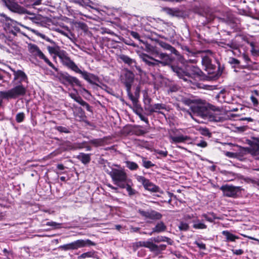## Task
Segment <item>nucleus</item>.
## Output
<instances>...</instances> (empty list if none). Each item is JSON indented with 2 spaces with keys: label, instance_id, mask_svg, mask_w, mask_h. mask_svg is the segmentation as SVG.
Wrapping results in <instances>:
<instances>
[{
  "label": "nucleus",
  "instance_id": "1",
  "mask_svg": "<svg viewBox=\"0 0 259 259\" xmlns=\"http://www.w3.org/2000/svg\"><path fill=\"white\" fill-rule=\"evenodd\" d=\"M147 51L155 57H157L159 60L154 59L146 54H142L140 57L142 61L150 66L158 65L159 64L163 66L169 65L172 61L170 57L163 53H160L155 47L150 45L146 46Z\"/></svg>",
  "mask_w": 259,
  "mask_h": 259
},
{
  "label": "nucleus",
  "instance_id": "2",
  "mask_svg": "<svg viewBox=\"0 0 259 259\" xmlns=\"http://www.w3.org/2000/svg\"><path fill=\"white\" fill-rule=\"evenodd\" d=\"M193 111L197 113V116L204 119H209L210 121H220L222 116L214 112L209 111L204 105H195L192 107Z\"/></svg>",
  "mask_w": 259,
  "mask_h": 259
},
{
  "label": "nucleus",
  "instance_id": "3",
  "mask_svg": "<svg viewBox=\"0 0 259 259\" xmlns=\"http://www.w3.org/2000/svg\"><path fill=\"white\" fill-rule=\"evenodd\" d=\"M171 68L179 78H182L185 81L188 80L189 78H199L202 73L200 69L195 66L190 67L188 72L184 71L182 68L177 66H171Z\"/></svg>",
  "mask_w": 259,
  "mask_h": 259
},
{
  "label": "nucleus",
  "instance_id": "4",
  "mask_svg": "<svg viewBox=\"0 0 259 259\" xmlns=\"http://www.w3.org/2000/svg\"><path fill=\"white\" fill-rule=\"evenodd\" d=\"M109 175L114 184L122 189L124 188L126 182L131 181L126 173L122 169L113 168L110 172Z\"/></svg>",
  "mask_w": 259,
  "mask_h": 259
},
{
  "label": "nucleus",
  "instance_id": "5",
  "mask_svg": "<svg viewBox=\"0 0 259 259\" xmlns=\"http://www.w3.org/2000/svg\"><path fill=\"white\" fill-rule=\"evenodd\" d=\"M14 87L7 91L1 92V95L5 99H16L20 96H23L26 93V88L22 83H13Z\"/></svg>",
  "mask_w": 259,
  "mask_h": 259
},
{
  "label": "nucleus",
  "instance_id": "6",
  "mask_svg": "<svg viewBox=\"0 0 259 259\" xmlns=\"http://www.w3.org/2000/svg\"><path fill=\"white\" fill-rule=\"evenodd\" d=\"M0 23L3 24L4 29L7 32L16 35L20 31L17 22L8 17L4 13H0Z\"/></svg>",
  "mask_w": 259,
  "mask_h": 259
},
{
  "label": "nucleus",
  "instance_id": "7",
  "mask_svg": "<svg viewBox=\"0 0 259 259\" xmlns=\"http://www.w3.org/2000/svg\"><path fill=\"white\" fill-rule=\"evenodd\" d=\"M140 22L135 16H122L119 19V26L122 29L131 28L140 31Z\"/></svg>",
  "mask_w": 259,
  "mask_h": 259
},
{
  "label": "nucleus",
  "instance_id": "8",
  "mask_svg": "<svg viewBox=\"0 0 259 259\" xmlns=\"http://www.w3.org/2000/svg\"><path fill=\"white\" fill-rule=\"evenodd\" d=\"M58 57L64 66L75 72H77L79 69L78 67L72 60H71L68 53L65 51L62 50Z\"/></svg>",
  "mask_w": 259,
  "mask_h": 259
},
{
  "label": "nucleus",
  "instance_id": "9",
  "mask_svg": "<svg viewBox=\"0 0 259 259\" xmlns=\"http://www.w3.org/2000/svg\"><path fill=\"white\" fill-rule=\"evenodd\" d=\"M137 180L139 182L142 184L146 190L152 192H158L159 191L160 189L158 186L150 182L144 177L138 176L137 177Z\"/></svg>",
  "mask_w": 259,
  "mask_h": 259
},
{
  "label": "nucleus",
  "instance_id": "10",
  "mask_svg": "<svg viewBox=\"0 0 259 259\" xmlns=\"http://www.w3.org/2000/svg\"><path fill=\"white\" fill-rule=\"evenodd\" d=\"M95 243L90 239H78L70 243L71 250H77L86 246H95Z\"/></svg>",
  "mask_w": 259,
  "mask_h": 259
},
{
  "label": "nucleus",
  "instance_id": "11",
  "mask_svg": "<svg viewBox=\"0 0 259 259\" xmlns=\"http://www.w3.org/2000/svg\"><path fill=\"white\" fill-rule=\"evenodd\" d=\"M220 189L223 192L225 196L230 197H236L240 191V188L239 187H235L230 185L222 186Z\"/></svg>",
  "mask_w": 259,
  "mask_h": 259
},
{
  "label": "nucleus",
  "instance_id": "12",
  "mask_svg": "<svg viewBox=\"0 0 259 259\" xmlns=\"http://www.w3.org/2000/svg\"><path fill=\"white\" fill-rule=\"evenodd\" d=\"M138 211L140 215L145 218V219L157 220H160L162 216L160 213L154 210H149L145 211L142 209H139Z\"/></svg>",
  "mask_w": 259,
  "mask_h": 259
},
{
  "label": "nucleus",
  "instance_id": "13",
  "mask_svg": "<svg viewBox=\"0 0 259 259\" xmlns=\"http://www.w3.org/2000/svg\"><path fill=\"white\" fill-rule=\"evenodd\" d=\"M10 69L13 72L14 75L12 83H22L23 81H27V76L23 71L21 70H16L11 68Z\"/></svg>",
  "mask_w": 259,
  "mask_h": 259
},
{
  "label": "nucleus",
  "instance_id": "14",
  "mask_svg": "<svg viewBox=\"0 0 259 259\" xmlns=\"http://www.w3.org/2000/svg\"><path fill=\"white\" fill-rule=\"evenodd\" d=\"M76 73L80 74L85 80L91 84H97L100 81L99 78L97 75L86 71H82L79 68Z\"/></svg>",
  "mask_w": 259,
  "mask_h": 259
},
{
  "label": "nucleus",
  "instance_id": "15",
  "mask_svg": "<svg viewBox=\"0 0 259 259\" xmlns=\"http://www.w3.org/2000/svg\"><path fill=\"white\" fill-rule=\"evenodd\" d=\"M62 82L64 84L69 83L71 85H76L78 87H81V82L76 77L72 76L66 73L62 76Z\"/></svg>",
  "mask_w": 259,
  "mask_h": 259
},
{
  "label": "nucleus",
  "instance_id": "16",
  "mask_svg": "<svg viewBox=\"0 0 259 259\" xmlns=\"http://www.w3.org/2000/svg\"><path fill=\"white\" fill-rule=\"evenodd\" d=\"M170 142L172 144H177L184 143L190 139L187 136H184L182 134H170L169 136Z\"/></svg>",
  "mask_w": 259,
  "mask_h": 259
},
{
  "label": "nucleus",
  "instance_id": "17",
  "mask_svg": "<svg viewBox=\"0 0 259 259\" xmlns=\"http://www.w3.org/2000/svg\"><path fill=\"white\" fill-rule=\"evenodd\" d=\"M134 75L131 71H127L122 77V82L125 84L126 90H131L134 81Z\"/></svg>",
  "mask_w": 259,
  "mask_h": 259
},
{
  "label": "nucleus",
  "instance_id": "18",
  "mask_svg": "<svg viewBox=\"0 0 259 259\" xmlns=\"http://www.w3.org/2000/svg\"><path fill=\"white\" fill-rule=\"evenodd\" d=\"M206 52L207 54V56H204L203 54L202 55V64L207 70L211 68V60L208 55H212V53L210 50H207Z\"/></svg>",
  "mask_w": 259,
  "mask_h": 259
},
{
  "label": "nucleus",
  "instance_id": "19",
  "mask_svg": "<svg viewBox=\"0 0 259 259\" xmlns=\"http://www.w3.org/2000/svg\"><path fill=\"white\" fill-rule=\"evenodd\" d=\"M28 51L32 55L35 57H39L42 53L39 48L35 44H29L28 45Z\"/></svg>",
  "mask_w": 259,
  "mask_h": 259
},
{
  "label": "nucleus",
  "instance_id": "20",
  "mask_svg": "<svg viewBox=\"0 0 259 259\" xmlns=\"http://www.w3.org/2000/svg\"><path fill=\"white\" fill-rule=\"evenodd\" d=\"M166 105L164 104H155L153 105H150L148 108V110L150 112H158L161 113V110H166Z\"/></svg>",
  "mask_w": 259,
  "mask_h": 259
},
{
  "label": "nucleus",
  "instance_id": "21",
  "mask_svg": "<svg viewBox=\"0 0 259 259\" xmlns=\"http://www.w3.org/2000/svg\"><path fill=\"white\" fill-rule=\"evenodd\" d=\"M158 44L161 47H162L164 50L169 51L171 53L175 54L176 56H179V53L178 51H177L175 48L172 47L169 44L163 42L162 41H159L158 42Z\"/></svg>",
  "mask_w": 259,
  "mask_h": 259
},
{
  "label": "nucleus",
  "instance_id": "22",
  "mask_svg": "<svg viewBox=\"0 0 259 259\" xmlns=\"http://www.w3.org/2000/svg\"><path fill=\"white\" fill-rule=\"evenodd\" d=\"M222 234L225 236L226 241L227 242H234L236 239H239L238 236L234 235L227 230L223 231Z\"/></svg>",
  "mask_w": 259,
  "mask_h": 259
},
{
  "label": "nucleus",
  "instance_id": "23",
  "mask_svg": "<svg viewBox=\"0 0 259 259\" xmlns=\"http://www.w3.org/2000/svg\"><path fill=\"white\" fill-rule=\"evenodd\" d=\"M77 158L81 161L82 163L86 164L91 161V154L80 153L77 156Z\"/></svg>",
  "mask_w": 259,
  "mask_h": 259
},
{
  "label": "nucleus",
  "instance_id": "24",
  "mask_svg": "<svg viewBox=\"0 0 259 259\" xmlns=\"http://www.w3.org/2000/svg\"><path fill=\"white\" fill-rule=\"evenodd\" d=\"M250 99L253 105L257 106L258 104V101L259 100V89L252 91Z\"/></svg>",
  "mask_w": 259,
  "mask_h": 259
},
{
  "label": "nucleus",
  "instance_id": "25",
  "mask_svg": "<svg viewBox=\"0 0 259 259\" xmlns=\"http://www.w3.org/2000/svg\"><path fill=\"white\" fill-rule=\"evenodd\" d=\"M166 245L165 244L156 245L152 242L151 251L158 253L165 250Z\"/></svg>",
  "mask_w": 259,
  "mask_h": 259
},
{
  "label": "nucleus",
  "instance_id": "26",
  "mask_svg": "<svg viewBox=\"0 0 259 259\" xmlns=\"http://www.w3.org/2000/svg\"><path fill=\"white\" fill-rule=\"evenodd\" d=\"M166 229V227L165 224L160 222L158 223L154 228L152 229V232L160 233L164 231Z\"/></svg>",
  "mask_w": 259,
  "mask_h": 259
},
{
  "label": "nucleus",
  "instance_id": "27",
  "mask_svg": "<svg viewBox=\"0 0 259 259\" xmlns=\"http://www.w3.org/2000/svg\"><path fill=\"white\" fill-rule=\"evenodd\" d=\"M227 96H229V93L225 90H222L218 94L217 98L221 102H229V101L227 98Z\"/></svg>",
  "mask_w": 259,
  "mask_h": 259
},
{
  "label": "nucleus",
  "instance_id": "28",
  "mask_svg": "<svg viewBox=\"0 0 259 259\" xmlns=\"http://www.w3.org/2000/svg\"><path fill=\"white\" fill-rule=\"evenodd\" d=\"M119 58L124 63L127 64L129 66H133L135 64V61L133 59L130 58L127 56L124 55H120L119 56Z\"/></svg>",
  "mask_w": 259,
  "mask_h": 259
},
{
  "label": "nucleus",
  "instance_id": "29",
  "mask_svg": "<svg viewBox=\"0 0 259 259\" xmlns=\"http://www.w3.org/2000/svg\"><path fill=\"white\" fill-rule=\"evenodd\" d=\"M47 49L50 54H54L58 56L62 50H61L60 47L55 45L54 46H48Z\"/></svg>",
  "mask_w": 259,
  "mask_h": 259
},
{
  "label": "nucleus",
  "instance_id": "30",
  "mask_svg": "<svg viewBox=\"0 0 259 259\" xmlns=\"http://www.w3.org/2000/svg\"><path fill=\"white\" fill-rule=\"evenodd\" d=\"M250 152L252 155L255 156V159L259 160V142L252 146Z\"/></svg>",
  "mask_w": 259,
  "mask_h": 259
},
{
  "label": "nucleus",
  "instance_id": "31",
  "mask_svg": "<svg viewBox=\"0 0 259 259\" xmlns=\"http://www.w3.org/2000/svg\"><path fill=\"white\" fill-rule=\"evenodd\" d=\"M193 227L195 229H205L207 228V226L203 222L198 220L193 221Z\"/></svg>",
  "mask_w": 259,
  "mask_h": 259
},
{
  "label": "nucleus",
  "instance_id": "32",
  "mask_svg": "<svg viewBox=\"0 0 259 259\" xmlns=\"http://www.w3.org/2000/svg\"><path fill=\"white\" fill-rule=\"evenodd\" d=\"M62 147L65 150L77 149L75 144H72L69 141H66L62 144Z\"/></svg>",
  "mask_w": 259,
  "mask_h": 259
},
{
  "label": "nucleus",
  "instance_id": "33",
  "mask_svg": "<svg viewBox=\"0 0 259 259\" xmlns=\"http://www.w3.org/2000/svg\"><path fill=\"white\" fill-rule=\"evenodd\" d=\"M125 165L131 170H136L138 169L139 166L137 163L131 161H125Z\"/></svg>",
  "mask_w": 259,
  "mask_h": 259
},
{
  "label": "nucleus",
  "instance_id": "34",
  "mask_svg": "<svg viewBox=\"0 0 259 259\" xmlns=\"http://www.w3.org/2000/svg\"><path fill=\"white\" fill-rule=\"evenodd\" d=\"M166 12L173 16H178L180 14L179 9L177 8H166L165 9Z\"/></svg>",
  "mask_w": 259,
  "mask_h": 259
},
{
  "label": "nucleus",
  "instance_id": "35",
  "mask_svg": "<svg viewBox=\"0 0 259 259\" xmlns=\"http://www.w3.org/2000/svg\"><path fill=\"white\" fill-rule=\"evenodd\" d=\"M153 241L155 242H167L168 243L171 244V240L164 236H157L156 237H154L152 239Z\"/></svg>",
  "mask_w": 259,
  "mask_h": 259
},
{
  "label": "nucleus",
  "instance_id": "36",
  "mask_svg": "<svg viewBox=\"0 0 259 259\" xmlns=\"http://www.w3.org/2000/svg\"><path fill=\"white\" fill-rule=\"evenodd\" d=\"M6 5L10 8L13 9L14 10H17L19 7V5H17L14 0H3Z\"/></svg>",
  "mask_w": 259,
  "mask_h": 259
},
{
  "label": "nucleus",
  "instance_id": "37",
  "mask_svg": "<svg viewBox=\"0 0 259 259\" xmlns=\"http://www.w3.org/2000/svg\"><path fill=\"white\" fill-rule=\"evenodd\" d=\"M207 221L212 223L217 219L214 213H210L209 214L203 213L201 215Z\"/></svg>",
  "mask_w": 259,
  "mask_h": 259
},
{
  "label": "nucleus",
  "instance_id": "38",
  "mask_svg": "<svg viewBox=\"0 0 259 259\" xmlns=\"http://www.w3.org/2000/svg\"><path fill=\"white\" fill-rule=\"evenodd\" d=\"M184 103L185 105H187L189 106H190V108H191V111L192 112L193 114H194V115H196L197 116V113H195L193 110H192V107L193 106H194L195 105H204V104H202V103H194V102H193V101L192 100H184Z\"/></svg>",
  "mask_w": 259,
  "mask_h": 259
},
{
  "label": "nucleus",
  "instance_id": "39",
  "mask_svg": "<svg viewBox=\"0 0 259 259\" xmlns=\"http://www.w3.org/2000/svg\"><path fill=\"white\" fill-rule=\"evenodd\" d=\"M104 140L102 139H95L89 141V143L94 145L96 147L101 146L103 145Z\"/></svg>",
  "mask_w": 259,
  "mask_h": 259
},
{
  "label": "nucleus",
  "instance_id": "40",
  "mask_svg": "<svg viewBox=\"0 0 259 259\" xmlns=\"http://www.w3.org/2000/svg\"><path fill=\"white\" fill-rule=\"evenodd\" d=\"M152 242H153L150 241H139L137 242V246L141 247H145L149 248L150 250H151Z\"/></svg>",
  "mask_w": 259,
  "mask_h": 259
},
{
  "label": "nucleus",
  "instance_id": "41",
  "mask_svg": "<svg viewBox=\"0 0 259 259\" xmlns=\"http://www.w3.org/2000/svg\"><path fill=\"white\" fill-rule=\"evenodd\" d=\"M126 91L127 92L128 96L130 100L132 101L134 106H135L136 108H138L139 105L138 104V100L131 93V90Z\"/></svg>",
  "mask_w": 259,
  "mask_h": 259
},
{
  "label": "nucleus",
  "instance_id": "42",
  "mask_svg": "<svg viewBox=\"0 0 259 259\" xmlns=\"http://www.w3.org/2000/svg\"><path fill=\"white\" fill-rule=\"evenodd\" d=\"M130 182L131 181H128V182H126L125 183V187H124V188L126 189V191L128 192V195L130 196H132L135 194L136 191L135 190L132 188L130 184Z\"/></svg>",
  "mask_w": 259,
  "mask_h": 259
},
{
  "label": "nucleus",
  "instance_id": "43",
  "mask_svg": "<svg viewBox=\"0 0 259 259\" xmlns=\"http://www.w3.org/2000/svg\"><path fill=\"white\" fill-rule=\"evenodd\" d=\"M74 3L77 4L82 6H90L91 3L90 0H71Z\"/></svg>",
  "mask_w": 259,
  "mask_h": 259
},
{
  "label": "nucleus",
  "instance_id": "44",
  "mask_svg": "<svg viewBox=\"0 0 259 259\" xmlns=\"http://www.w3.org/2000/svg\"><path fill=\"white\" fill-rule=\"evenodd\" d=\"M178 228L180 231H186L188 230L189 228V225L187 223L184 222L183 221H181L178 226Z\"/></svg>",
  "mask_w": 259,
  "mask_h": 259
},
{
  "label": "nucleus",
  "instance_id": "45",
  "mask_svg": "<svg viewBox=\"0 0 259 259\" xmlns=\"http://www.w3.org/2000/svg\"><path fill=\"white\" fill-rule=\"evenodd\" d=\"M142 31V28L141 27L140 31H131L130 32V33L131 35L134 38L142 41V40L140 39V34H142V33L141 32Z\"/></svg>",
  "mask_w": 259,
  "mask_h": 259
},
{
  "label": "nucleus",
  "instance_id": "46",
  "mask_svg": "<svg viewBox=\"0 0 259 259\" xmlns=\"http://www.w3.org/2000/svg\"><path fill=\"white\" fill-rule=\"evenodd\" d=\"M55 129L60 133H63L65 134H68L70 133V129L66 126H56L55 127Z\"/></svg>",
  "mask_w": 259,
  "mask_h": 259
},
{
  "label": "nucleus",
  "instance_id": "47",
  "mask_svg": "<svg viewBox=\"0 0 259 259\" xmlns=\"http://www.w3.org/2000/svg\"><path fill=\"white\" fill-rule=\"evenodd\" d=\"M143 166L146 168H149L154 166V164L152 163L151 161L146 160V158L142 157Z\"/></svg>",
  "mask_w": 259,
  "mask_h": 259
},
{
  "label": "nucleus",
  "instance_id": "48",
  "mask_svg": "<svg viewBox=\"0 0 259 259\" xmlns=\"http://www.w3.org/2000/svg\"><path fill=\"white\" fill-rule=\"evenodd\" d=\"M95 254L94 251H89L83 253L77 257L78 259H83L85 258L92 257Z\"/></svg>",
  "mask_w": 259,
  "mask_h": 259
},
{
  "label": "nucleus",
  "instance_id": "49",
  "mask_svg": "<svg viewBox=\"0 0 259 259\" xmlns=\"http://www.w3.org/2000/svg\"><path fill=\"white\" fill-rule=\"evenodd\" d=\"M25 118V114L23 112H20L17 114L16 116V120L17 122H22Z\"/></svg>",
  "mask_w": 259,
  "mask_h": 259
},
{
  "label": "nucleus",
  "instance_id": "50",
  "mask_svg": "<svg viewBox=\"0 0 259 259\" xmlns=\"http://www.w3.org/2000/svg\"><path fill=\"white\" fill-rule=\"evenodd\" d=\"M251 47V52L253 55H257L259 54V50L256 48L253 42L250 43Z\"/></svg>",
  "mask_w": 259,
  "mask_h": 259
},
{
  "label": "nucleus",
  "instance_id": "51",
  "mask_svg": "<svg viewBox=\"0 0 259 259\" xmlns=\"http://www.w3.org/2000/svg\"><path fill=\"white\" fill-rule=\"evenodd\" d=\"M194 244H196L200 249L205 250L206 249L205 244L202 242L196 241L194 242Z\"/></svg>",
  "mask_w": 259,
  "mask_h": 259
},
{
  "label": "nucleus",
  "instance_id": "52",
  "mask_svg": "<svg viewBox=\"0 0 259 259\" xmlns=\"http://www.w3.org/2000/svg\"><path fill=\"white\" fill-rule=\"evenodd\" d=\"M232 252L233 254H235V255H241V254H243V253H244V251L241 249H232Z\"/></svg>",
  "mask_w": 259,
  "mask_h": 259
},
{
  "label": "nucleus",
  "instance_id": "53",
  "mask_svg": "<svg viewBox=\"0 0 259 259\" xmlns=\"http://www.w3.org/2000/svg\"><path fill=\"white\" fill-rule=\"evenodd\" d=\"M46 226H51L53 227H57L59 226H60V224L57 223L56 222L51 221V222H48L46 223Z\"/></svg>",
  "mask_w": 259,
  "mask_h": 259
},
{
  "label": "nucleus",
  "instance_id": "54",
  "mask_svg": "<svg viewBox=\"0 0 259 259\" xmlns=\"http://www.w3.org/2000/svg\"><path fill=\"white\" fill-rule=\"evenodd\" d=\"M59 248L61 249L62 250H63L64 251H67V250H71L70 246V243H68V244H64V245H61L59 247Z\"/></svg>",
  "mask_w": 259,
  "mask_h": 259
},
{
  "label": "nucleus",
  "instance_id": "55",
  "mask_svg": "<svg viewBox=\"0 0 259 259\" xmlns=\"http://www.w3.org/2000/svg\"><path fill=\"white\" fill-rule=\"evenodd\" d=\"M229 62L231 64H234V65H239L240 63V61L238 60H237L235 58H230L229 59Z\"/></svg>",
  "mask_w": 259,
  "mask_h": 259
},
{
  "label": "nucleus",
  "instance_id": "56",
  "mask_svg": "<svg viewBox=\"0 0 259 259\" xmlns=\"http://www.w3.org/2000/svg\"><path fill=\"white\" fill-rule=\"evenodd\" d=\"M155 152L161 155H162L164 157H166L167 155V151H163V150H155Z\"/></svg>",
  "mask_w": 259,
  "mask_h": 259
},
{
  "label": "nucleus",
  "instance_id": "57",
  "mask_svg": "<svg viewBox=\"0 0 259 259\" xmlns=\"http://www.w3.org/2000/svg\"><path fill=\"white\" fill-rule=\"evenodd\" d=\"M179 89V88L177 85H172L171 87H170L169 89V90H168V92H177Z\"/></svg>",
  "mask_w": 259,
  "mask_h": 259
},
{
  "label": "nucleus",
  "instance_id": "58",
  "mask_svg": "<svg viewBox=\"0 0 259 259\" xmlns=\"http://www.w3.org/2000/svg\"><path fill=\"white\" fill-rule=\"evenodd\" d=\"M147 133L145 130L139 129L136 131V134L138 136L143 135Z\"/></svg>",
  "mask_w": 259,
  "mask_h": 259
},
{
  "label": "nucleus",
  "instance_id": "59",
  "mask_svg": "<svg viewBox=\"0 0 259 259\" xmlns=\"http://www.w3.org/2000/svg\"><path fill=\"white\" fill-rule=\"evenodd\" d=\"M196 145L199 147L204 148V147H206L207 143L203 140H201L200 142L196 143Z\"/></svg>",
  "mask_w": 259,
  "mask_h": 259
},
{
  "label": "nucleus",
  "instance_id": "60",
  "mask_svg": "<svg viewBox=\"0 0 259 259\" xmlns=\"http://www.w3.org/2000/svg\"><path fill=\"white\" fill-rule=\"evenodd\" d=\"M50 67L53 69L55 71H57L58 69L54 66V65L48 59L47 61L46 62Z\"/></svg>",
  "mask_w": 259,
  "mask_h": 259
},
{
  "label": "nucleus",
  "instance_id": "61",
  "mask_svg": "<svg viewBox=\"0 0 259 259\" xmlns=\"http://www.w3.org/2000/svg\"><path fill=\"white\" fill-rule=\"evenodd\" d=\"M50 67L53 69L55 71H57L58 69L54 66V65L48 59L47 61L46 62Z\"/></svg>",
  "mask_w": 259,
  "mask_h": 259
},
{
  "label": "nucleus",
  "instance_id": "62",
  "mask_svg": "<svg viewBox=\"0 0 259 259\" xmlns=\"http://www.w3.org/2000/svg\"><path fill=\"white\" fill-rule=\"evenodd\" d=\"M50 67L53 69L55 71H57L58 69L54 66V65L48 59L47 61L46 62Z\"/></svg>",
  "mask_w": 259,
  "mask_h": 259
},
{
  "label": "nucleus",
  "instance_id": "63",
  "mask_svg": "<svg viewBox=\"0 0 259 259\" xmlns=\"http://www.w3.org/2000/svg\"><path fill=\"white\" fill-rule=\"evenodd\" d=\"M86 143V142H83L81 143L75 144L76 147L77 149H82L84 148V144Z\"/></svg>",
  "mask_w": 259,
  "mask_h": 259
},
{
  "label": "nucleus",
  "instance_id": "64",
  "mask_svg": "<svg viewBox=\"0 0 259 259\" xmlns=\"http://www.w3.org/2000/svg\"><path fill=\"white\" fill-rule=\"evenodd\" d=\"M228 46H229L230 48L233 50H237V47L236 45L233 42L228 44Z\"/></svg>",
  "mask_w": 259,
  "mask_h": 259
}]
</instances>
